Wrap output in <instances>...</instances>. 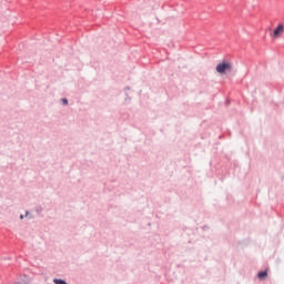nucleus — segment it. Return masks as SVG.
<instances>
[{"mask_svg":"<svg viewBox=\"0 0 284 284\" xmlns=\"http://www.w3.org/2000/svg\"><path fill=\"white\" fill-rule=\"evenodd\" d=\"M266 276H267V271H262V272L257 273V277H258L260 280H263V278H265Z\"/></svg>","mask_w":284,"mask_h":284,"instance_id":"7ed1b4c3","label":"nucleus"},{"mask_svg":"<svg viewBox=\"0 0 284 284\" xmlns=\"http://www.w3.org/2000/svg\"><path fill=\"white\" fill-rule=\"evenodd\" d=\"M62 102H63L64 105H68V99L63 98Z\"/></svg>","mask_w":284,"mask_h":284,"instance_id":"39448f33","label":"nucleus"},{"mask_svg":"<svg viewBox=\"0 0 284 284\" xmlns=\"http://www.w3.org/2000/svg\"><path fill=\"white\" fill-rule=\"evenodd\" d=\"M231 70L232 63L229 60H222L220 63H217V68H215V71L222 75L226 74Z\"/></svg>","mask_w":284,"mask_h":284,"instance_id":"f257e3e1","label":"nucleus"},{"mask_svg":"<svg viewBox=\"0 0 284 284\" xmlns=\"http://www.w3.org/2000/svg\"><path fill=\"white\" fill-rule=\"evenodd\" d=\"M284 34V24L278 23L273 30V39H280Z\"/></svg>","mask_w":284,"mask_h":284,"instance_id":"f03ea898","label":"nucleus"},{"mask_svg":"<svg viewBox=\"0 0 284 284\" xmlns=\"http://www.w3.org/2000/svg\"><path fill=\"white\" fill-rule=\"evenodd\" d=\"M55 284H67V282H64V280H54Z\"/></svg>","mask_w":284,"mask_h":284,"instance_id":"20e7f679","label":"nucleus"},{"mask_svg":"<svg viewBox=\"0 0 284 284\" xmlns=\"http://www.w3.org/2000/svg\"><path fill=\"white\" fill-rule=\"evenodd\" d=\"M20 219L23 220V215L22 214L20 215Z\"/></svg>","mask_w":284,"mask_h":284,"instance_id":"423d86ee","label":"nucleus"}]
</instances>
